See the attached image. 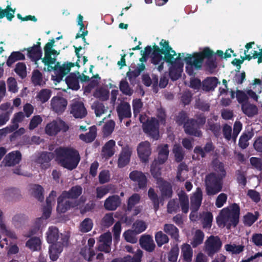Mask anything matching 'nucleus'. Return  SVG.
<instances>
[{"label": "nucleus", "mask_w": 262, "mask_h": 262, "mask_svg": "<svg viewBox=\"0 0 262 262\" xmlns=\"http://www.w3.org/2000/svg\"><path fill=\"white\" fill-rule=\"evenodd\" d=\"M54 154L57 163L70 170L76 168L80 160L78 151L73 147L60 146L55 149Z\"/></svg>", "instance_id": "obj_1"}, {"label": "nucleus", "mask_w": 262, "mask_h": 262, "mask_svg": "<svg viewBox=\"0 0 262 262\" xmlns=\"http://www.w3.org/2000/svg\"><path fill=\"white\" fill-rule=\"evenodd\" d=\"M240 207L236 203L232 204L230 208H223L216 217L219 226L225 227L230 229L231 226L235 227L239 223Z\"/></svg>", "instance_id": "obj_2"}, {"label": "nucleus", "mask_w": 262, "mask_h": 262, "mask_svg": "<svg viewBox=\"0 0 262 262\" xmlns=\"http://www.w3.org/2000/svg\"><path fill=\"white\" fill-rule=\"evenodd\" d=\"M205 59L206 61L203 65L204 71L209 74L214 73L217 67L216 57L214 51L209 47H205L202 51L196 52L194 64L196 68H202Z\"/></svg>", "instance_id": "obj_3"}, {"label": "nucleus", "mask_w": 262, "mask_h": 262, "mask_svg": "<svg viewBox=\"0 0 262 262\" xmlns=\"http://www.w3.org/2000/svg\"><path fill=\"white\" fill-rule=\"evenodd\" d=\"M225 177L211 172L206 176L205 184L206 193L208 195H214L222 191L223 179Z\"/></svg>", "instance_id": "obj_4"}, {"label": "nucleus", "mask_w": 262, "mask_h": 262, "mask_svg": "<svg viewBox=\"0 0 262 262\" xmlns=\"http://www.w3.org/2000/svg\"><path fill=\"white\" fill-rule=\"evenodd\" d=\"M180 204L174 199L170 200L167 204V209L169 213H176L178 211L181 206L182 211L184 213H188L189 211V199L187 194L182 191L179 194Z\"/></svg>", "instance_id": "obj_5"}, {"label": "nucleus", "mask_w": 262, "mask_h": 262, "mask_svg": "<svg viewBox=\"0 0 262 262\" xmlns=\"http://www.w3.org/2000/svg\"><path fill=\"white\" fill-rule=\"evenodd\" d=\"M143 132L149 137L158 140L159 139V122L155 117L148 118L142 125Z\"/></svg>", "instance_id": "obj_6"}, {"label": "nucleus", "mask_w": 262, "mask_h": 262, "mask_svg": "<svg viewBox=\"0 0 262 262\" xmlns=\"http://www.w3.org/2000/svg\"><path fill=\"white\" fill-rule=\"evenodd\" d=\"M69 236L66 234H60V241L50 246L49 253L50 258L52 261H56L59 254L62 251L63 247L68 244Z\"/></svg>", "instance_id": "obj_7"}, {"label": "nucleus", "mask_w": 262, "mask_h": 262, "mask_svg": "<svg viewBox=\"0 0 262 262\" xmlns=\"http://www.w3.org/2000/svg\"><path fill=\"white\" fill-rule=\"evenodd\" d=\"M222 245L219 236L211 235L205 242L206 251L209 256H212L221 248Z\"/></svg>", "instance_id": "obj_8"}, {"label": "nucleus", "mask_w": 262, "mask_h": 262, "mask_svg": "<svg viewBox=\"0 0 262 262\" xmlns=\"http://www.w3.org/2000/svg\"><path fill=\"white\" fill-rule=\"evenodd\" d=\"M185 133L190 136L195 137H202L203 133L200 127L194 121V119L190 118L187 120L186 123L183 126Z\"/></svg>", "instance_id": "obj_9"}, {"label": "nucleus", "mask_w": 262, "mask_h": 262, "mask_svg": "<svg viewBox=\"0 0 262 262\" xmlns=\"http://www.w3.org/2000/svg\"><path fill=\"white\" fill-rule=\"evenodd\" d=\"M162 54L164 55L163 50H160V48L155 43L153 46V51L150 55V61L151 63L154 65L159 64L158 67V70L159 72H161L164 68L163 65L165 60L162 56Z\"/></svg>", "instance_id": "obj_10"}, {"label": "nucleus", "mask_w": 262, "mask_h": 262, "mask_svg": "<svg viewBox=\"0 0 262 262\" xmlns=\"http://www.w3.org/2000/svg\"><path fill=\"white\" fill-rule=\"evenodd\" d=\"M67 198L63 196L61 193L57 199V211L59 213L67 212L71 208H74L78 205L76 201H70L67 200Z\"/></svg>", "instance_id": "obj_11"}, {"label": "nucleus", "mask_w": 262, "mask_h": 262, "mask_svg": "<svg viewBox=\"0 0 262 262\" xmlns=\"http://www.w3.org/2000/svg\"><path fill=\"white\" fill-rule=\"evenodd\" d=\"M65 127L64 131L68 129V126L63 121H53L48 124L46 126L45 131L47 134L49 136H55L59 133L62 127Z\"/></svg>", "instance_id": "obj_12"}, {"label": "nucleus", "mask_w": 262, "mask_h": 262, "mask_svg": "<svg viewBox=\"0 0 262 262\" xmlns=\"http://www.w3.org/2000/svg\"><path fill=\"white\" fill-rule=\"evenodd\" d=\"M139 157L142 162L148 161L149 157L151 154L150 144L148 141L141 142L137 147Z\"/></svg>", "instance_id": "obj_13"}, {"label": "nucleus", "mask_w": 262, "mask_h": 262, "mask_svg": "<svg viewBox=\"0 0 262 262\" xmlns=\"http://www.w3.org/2000/svg\"><path fill=\"white\" fill-rule=\"evenodd\" d=\"M67 101L62 97L54 96L51 101V108L57 114L62 113L67 105Z\"/></svg>", "instance_id": "obj_14"}, {"label": "nucleus", "mask_w": 262, "mask_h": 262, "mask_svg": "<svg viewBox=\"0 0 262 262\" xmlns=\"http://www.w3.org/2000/svg\"><path fill=\"white\" fill-rule=\"evenodd\" d=\"M129 179L136 182L140 189H144L147 186V179L145 174L141 171L133 170L129 173Z\"/></svg>", "instance_id": "obj_15"}, {"label": "nucleus", "mask_w": 262, "mask_h": 262, "mask_svg": "<svg viewBox=\"0 0 262 262\" xmlns=\"http://www.w3.org/2000/svg\"><path fill=\"white\" fill-rule=\"evenodd\" d=\"M203 199V193L200 188H196V191L190 196V209L193 211H197L200 208Z\"/></svg>", "instance_id": "obj_16"}, {"label": "nucleus", "mask_w": 262, "mask_h": 262, "mask_svg": "<svg viewBox=\"0 0 262 262\" xmlns=\"http://www.w3.org/2000/svg\"><path fill=\"white\" fill-rule=\"evenodd\" d=\"M53 155L50 152H42L37 157L36 163L40 164L41 169L46 170L51 166L50 162L53 158Z\"/></svg>", "instance_id": "obj_17"}, {"label": "nucleus", "mask_w": 262, "mask_h": 262, "mask_svg": "<svg viewBox=\"0 0 262 262\" xmlns=\"http://www.w3.org/2000/svg\"><path fill=\"white\" fill-rule=\"evenodd\" d=\"M121 200L118 195H113L108 196L105 201L104 207L108 211H114L120 206Z\"/></svg>", "instance_id": "obj_18"}, {"label": "nucleus", "mask_w": 262, "mask_h": 262, "mask_svg": "<svg viewBox=\"0 0 262 262\" xmlns=\"http://www.w3.org/2000/svg\"><path fill=\"white\" fill-rule=\"evenodd\" d=\"M176 55L175 51L171 50L170 51L166 52L164 54V60L165 62L170 63L172 65H176L179 68H182L183 67V63L181 61V53H179L178 56L176 58H174V56Z\"/></svg>", "instance_id": "obj_19"}, {"label": "nucleus", "mask_w": 262, "mask_h": 262, "mask_svg": "<svg viewBox=\"0 0 262 262\" xmlns=\"http://www.w3.org/2000/svg\"><path fill=\"white\" fill-rule=\"evenodd\" d=\"M71 113L76 118H82L87 114V111L82 102H77L72 104Z\"/></svg>", "instance_id": "obj_20"}, {"label": "nucleus", "mask_w": 262, "mask_h": 262, "mask_svg": "<svg viewBox=\"0 0 262 262\" xmlns=\"http://www.w3.org/2000/svg\"><path fill=\"white\" fill-rule=\"evenodd\" d=\"M141 247L148 252H152L156 247L152 237L149 235H143L139 239Z\"/></svg>", "instance_id": "obj_21"}, {"label": "nucleus", "mask_w": 262, "mask_h": 262, "mask_svg": "<svg viewBox=\"0 0 262 262\" xmlns=\"http://www.w3.org/2000/svg\"><path fill=\"white\" fill-rule=\"evenodd\" d=\"M187 57L184 58V60L186 63V72L189 76H192L195 74L193 69L199 70L201 69H198L194 66V61L196 59V52L193 53L192 54H187Z\"/></svg>", "instance_id": "obj_22"}, {"label": "nucleus", "mask_w": 262, "mask_h": 262, "mask_svg": "<svg viewBox=\"0 0 262 262\" xmlns=\"http://www.w3.org/2000/svg\"><path fill=\"white\" fill-rule=\"evenodd\" d=\"M115 145L116 142L114 140H110L106 142L102 148V157L105 159L111 158L115 154Z\"/></svg>", "instance_id": "obj_23"}, {"label": "nucleus", "mask_w": 262, "mask_h": 262, "mask_svg": "<svg viewBox=\"0 0 262 262\" xmlns=\"http://www.w3.org/2000/svg\"><path fill=\"white\" fill-rule=\"evenodd\" d=\"M6 165L13 166L18 164L21 160V154L18 150L13 151L9 153L5 157Z\"/></svg>", "instance_id": "obj_24"}, {"label": "nucleus", "mask_w": 262, "mask_h": 262, "mask_svg": "<svg viewBox=\"0 0 262 262\" xmlns=\"http://www.w3.org/2000/svg\"><path fill=\"white\" fill-rule=\"evenodd\" d=\"M74 66L75 63L73 62H68L67 64L63 63L55 73L56 76L54 80L57 82H60L62 80L63 77L70 71L71 68Z\"/></svg>", "instance_id": "obj_25"}, {"label": "nucleus", "mask_w": 262, "mask_h": 262, "mask_svg": "<svg viewBox=\"0 0 262 262\" xmlns=\"http://www.w3.org/2000/svg\"><path fill=\"white\" fill-rule=\"evenodd\" d=\"M159 189L161 193V199H169L172 195V187L171 184L167 181L162 182L159 186Z\"/></svg>", "instance_id": "obj_26"}, {"label": "nucleus", "mask_w": 262, "mask_h": 262, "mask_svg": "<svg viewBox=\"0 0 262 262\" xmlns=\"http://www.w3.org/2000/svg\"><path fill=\"white\" fill-rule=\"evenodd\" d=\"M142 255V251L140 249H137V252L133 257L127 255L123 258H115L111 262H141Z\"/></svg>", "instance_id": "obj_27"}, {"label": "nucleus", "mask_w": 262, "mask_h": 262, "mask_svg": "<svg viewBox=\"0 0 262 262\" xmlns=\"http://www.w3.org/2000/svg\"><path fill=\"white\" fill-rule=\"evenodd\" d=\"M47 241L48 243L54 244L60 241L58 229L54 226L50 227L47 232Z\"/></svg>", "instance_id": "obj_28"}, {"label": "nucleus", "mask_w": 262, "mask_h": 262, "mask_svg": "<svg viewBox=\"0 0 262 262\" xmlns=\"http://www.w3.org/2000/svg\"><path fill=\"white\" fill-rule=\"evenodd\" d=\"M163 231L170 236L176 242L179 241V230L178 228L172 224H165L163 226Z\"/></svg>", "instance_id": "obj_29"}, {"label": "nucleus", "mask_w": 262, "mask_h": 262, "mask_svg": "<svg viewBox=\"0 0 262 262\" xmlns=\"http://www.w3.org/2000/svg\"><path fill=\"white\" fill-rule=\"evenodd\" d=\"M118 116L120 119L130 118L132 116L130 105L127 102H124L117 107Z\"/></svg>", "instance_id": "obj_30"}, {"label": "nucleus", "mask_w": 262, "mask_h": 262, "mask_svg": "<svg viewBox=\"0 0 262 262\" xmlns=\"http://www.w3.org/2000/svg\"><path fill=\"white\" fill-rule=\"evenodd\" d=\"M158 157L157 160L155 161L163 164L167 160L169 155L168 145L167 144L161 145L158 146Z\"/></svg>", "instance_id": "obj_31"}, {"label": "nucleus", "mask_w": 262, "mask_h": 262, "mask_svg": "<svg viewBox=\"0 0 262 262\" xmlns=\"http://www.w3.org/2000/svg\"><path fill=\"white\" fill-rule=\"evenodd\" d=\"M242 112L248 117L252 118L258 114V108L256 105L247 102L242 104L241 106Z\"/></svg>", "instance_id": "obj_32"}, {"label": "nucleus", "mask_w": 262, "mask_h": 262, "mask_svg": "<svg viewBox=\"0 0 262 262\" xmlns=\"http://www.w3.org/2000/svg\"><path fill=\"white\" fill-rule=\"evenodd\" d=\"M66 82L69 89L77 91L80 88L78 77L75 73H71L66 78Z\"/></svg>", "instance_id": "obj_33"}, {"label": "nucleus", "mask_w": 262, "mask_h": 262, "mask_svg": "<svg viewBox=\"0 0 262 262\" xmlns=\"http://www.w3.org/2000/svg\"><path fill=\"white\" fill-rule=\"evenodd\" d=\"M82 192V188L80 185L73 186L69 191H63L62 192L63 196L67 199H76Z\"/></svg>", "instance_id": "obj_34"}, {"label": "nucleus", "mask_w": 262, "mask_h": 262, "mask_svg": "<svg viewBox=\"0 0 262 262\" xmlns=\"http://www.w3.org/2000/svg\"><path fill=\"white\" fill-rule=\"evenodd\" d=\"M254 135V133L252 129L250 130L245 131L239 138V146L242 149L246 148L249 145L248 141L253 137Z\"/></svg>", "instance_id": "obj_35"}, {"label": "nucleus", "mask_w": 262, "mask_h": 262, "mask_svg": "<svg viewBox=\"0 0 262 262\" xmlns=\"http://www.w3.org/2000/svg\"><path fill=\"white\" fill-rule=\"evenodd\" d=\"M27 50L28 57L31 59L32 61L36 62L41 59L42 56L41 49H36L33 46L28 48L27 49H24L22 51Z\"/></svg>", "instance_id": "obj_36"}, {"label": "nucleus", "mask_w": 262, "mask_h": 262, "mask_svg": "<svg viewBox=\"0 0 262 262\" xmlns=\"http://www.w3.org/2000/svg\"><path fill=\"white\" fill-rule=\"evenodd\" d=\"M131 152L128 149L123 150L120 154L118 160V166L119 168H123L127 165L130 161Z\"/></svg>", "instance_id": "obj_37"}, {"label": "nucleus", "mask_w": 262, "mask_h": 262, "mask_svg": "<svg viewBox=\"0 0 262 262\" xmlns=\"http://www.w3.org/2000/svg\"><path fill=\"white\" fill-rule=\"evenodd\" d=\"M97 136V130L95 126H92L90 128L88 133L84 134H81L79 135V139L85 143H91L95 140Z\"/></svg>", "instance_id": "obj_38"}, {"label": "nucleus", "mask_w": 262, "mask_h": 262, "mask_svg": "<svg viewBox=\"0 0 262 262\" xmlns=\"http://www.w3.org/2000/svg\"><path fill=\"white\" fill-rule=\"evenodd\" d=\"M212 167L215 171L217 174L223 176L224 177L226 176V171L225 169L224 164L221 162L218 159L215 158L213 159L211 162Z\"/></svg>", "instance_id": "obj_39"}, {"label": "nucleus", "mask_w": 262, "mask_h": 262, "mask_svg": "<svg viewBox=\"0 0 262 262\" xmlns=\"http://www.w3.org/2000/svg\"><path fill=\"white\" fill-rule=\"evenodd\" d=\"M218 82V79L215 77L207 78L203 82V89L206 91H213L216 87Z\"/></svg>", "instance_id": "obj_40"}, {"label": "nucleus", "mask_w": 262, "mask_h": 262, "mask_svg": "<svg viewBox=\"0 0 262 262\" xmlns=\"http://www.w3.org/2000/svg\"><path fill=\"white\" fill-rule=\"evenodd\" d=\"M181 254L185 261L191 262L192 261L193 251L190 245L184 244L182 246Z\"/></svg>", "instance_id": "obj_41"}, {"label": "nucleus", "mask_w": 262, "mask_h": 262, "mask_svg": "<svg viewBox=\"0 0 262 262\" xmlns=\"http://www.w3.org/2000/svg\"><path fill=\"white\" fill-rule=\"evenodd\" d=\"M25 59V56L20 51H13L9 56L6 64L8 67H11L14 63L18 60H24Z\"/></svg>", "instance_id": "obj_42"}, {"label": "nucleus", "mask_w": 262, "mask_h": 262, "mask_svg": "<svg viewBox=\"0 0 262 262\" xmlns=\"http://www.w3.org/2000/svg\"><path fill=\"white\" fill-rule=\"evenodd\" d=\"M259 214L255 211L254 214L251 212H247L243 217V223L248 227L251 226L258 219Z\"/></svg>", "instance_id": "obj_43"}, {"label": "nucleus", "mask_w": 262, "mask_h": 262, "mask_svg": "<svg viewBox=\"0 0 262 262\" xmlns=\"http://www.w3.org/2000/svg\"><path fill=\"white\" fill-rule=\"evenodd\" d=\"M24 117L25 116L24 113L21 112L15 113L12 120L13 124L8 126V132L12 133L18 127V123L21 122L23 120Z\"/></svg>", "instance_id": "obj_44"}, {"label": "nucleus", "mask_w": 262, "mask_h": 262, "mask_svg": "<svg viewBox=\"0 0 262 262\" xmlns=\"http://www.w3.org/2000/svg\"><path fill=\"white\" fill-rule=\"evenodd\" d=\"M206 128L210 130L213 135L218 138L221 135V125L219 123H214L211 120L208 119L207 122Z\"/></svg>", "instance_id": "obj_45"}, {"label": "nucleus", "mask_w": 262, "mask_h": 262, "mask_svg": "<svg viewBox=\"0 0 262 262\" xmlns=\"http://www.w3.org/2000/svg\"><path fill=\"white\" fill-rule=\"evenodd\" d=\"M26 246L32 251H37L40 249V239L37 237H32L26 242Z\"/></svg>", "instance_id": "obj_46"}, {"label": "nucleus", "mask_w": 262, "mask_h": 262, "mask_svg": "<svg viewBox=\"0 0 262 262\" xmlns=\"http://www.w3.org/2000/svg\"><path fill=\"white\" fill-rule=\"evenodd\" d=\"M31 81L35 86H43L45 84V82L42 80V74L38 70H35L33 71Z\"/></svg>", "instance_id": "obj_47"}, {"label": "nucleus", "mask_w": 262, "mask_h": 262, "mask_svg": "<svg viewBox=\"0 0 262 262\" xmlns=\"http://www.w3.org/2000/svg\"><path fill=\"white\" fill-rule=\"evenodd\" d=\"M32 195L39 201L42 202L44 200L43 195V189L42 187L38 184H34L32 188Z\"/></svg>", "instance_id": "obj_48"}, {"label": "nucleus", "mask_w": 262, "mask_h": 262, "mask_svg": "<svg viewBox=\"0 0 262 262\" xmlns=\"http://www.w3.org/2000/svg\"><path fill=\"white\" fill-rule=\"evenodd\" d=\"M93 95L96 98L104 101L108 99L110 93L107 90L101 88L96 90Z\"/></svg>", "instance_id": "obj_49"}, {"label": "nucleus", "mask_w": 262, "mask_h": 262, "mask_svg": "<svg viewBox=\"0 0 262 262\" xmlns=\"http://www.w3.org/2000/svg\"><path fill=\"white\" fill-rule=\"evenodd\" d=\"M244 245H236L235 244H226L225 245V250L232 254H238L244 250Z\"/></svg>", "instance_id": "obj_50"}, {"label": "nucleus", "mask_w": 262, "mask_h": 262, "mask_svg": "<svg viewBox=\"0 0 262 262\" xmlns=\"http://www.w3.org/2000/svg\"><path fill=\"white\" fill-rule=\"evenodd\" d=\"M204 234L201 230H196L193 239L191 242V245L193 248H196L201 245L204 240Z\"/></svg>", "instance_id": "obj_51"}, {"label": "nucleus", "mask_w": 262, "mask_h": 262, "mask_svg": "<svg viewBox=\"0 0 262 262\" xmlns=\"http://www.w3.org/2000/svg\"><path fill=\"white\" fill-rule=\"evenodd\" d=\"M148 196L152 201L153 207L155 211H157L159 208V198L155 192L154 189L150 188L148 191Z\"/></svg>", "instance_id": "obj_52"}, {"label": "nucleus", "mask_w": 262, "mask_h": 262, "mask_svg": "<svg viewBox=\"0 0 262 262\" xmlns=\"http://www.w3.org/2000/svg\"><path fill=\"white\" fill-rule=\"evenodd\" d=\"M140 195L138 193H134L128 199L127 202V210L130 211L134 206L140 202Z\"/></svg>", "instance_id": "obj_53"}, {"label": "nucleus", "mask_w": 262, "mask_h": 262, "mask_svg": "<svg viewBox=\"0 0 262 262\" xmlns=\"http://www.w3.org/2000/svg\"><path fill=\"white\" fill-rule=\"evenodd\" d=\"M145 69V66L144 63L138 64V66L132 71L127 72L126 75L130 81L133 78H135L138 77L141 73Z\"/></svg>", "instance_id": "obj_54"}, {"label": "nucleus", "mask_w": 262, "mask_h": 262, "mask_svg": "<svg viewBox=\"0 0 262 262\" xmlns=\"http://www.w3.org/2000/svg\"><path fill=\"white\" fill-rule=\"evenodd\" d=\"M169 240L168 236L161 231H159L155 234V241L159 247L165 244L168 243Z\"/></svg>", "instance_id": "obj_55"}, {"label": "nucleus", "mask_w": 262, "mask_h": 262, "mask_svg": "<svg viewBox=\"0 0 262 262\" xmlns=\"http://www.w3.org/2000/svg\"><path fill=\"white\" fill-rule=\"evenodd\" d=\"M51 96V91L49 89H42L38 93L36 98L42 103H44L48 101Z\"/></svg>", "instance_id": "obj_56"}, {"label": "nucleus", "mask_w": 262, "mask_h": 262, "mask_svg": "<svg viewBox=\"0 0 262 262\" xmlns=\"http://www.w3.org/2000/svg\"><path fill=\"white\" fill-rule=\"evenodd\" d=\"M93 227V222L90 218H85L80 225V230L83 233L90 231Z\"/></svg>", "instance_id": "obj_57"}, {"label": "nucleus", "mask_w": 262, "mask_h": 262, "mask_svg": "<svg viewBox=\"0 0 262 262\" xmlns=\"http://www.w3.org/2000/svg\"><path fill=\"white\" fill-rule=\"evenodd\" d=\"M160 165L161 164H159L158 162L154 161L150 166L151 174L156 179H159L161 175V168Z\"/></svg>", "instance_id": "obj_58"}, {"label": "nucleus", "mask_w": 262, "mask_h": 262, "mask_svg": "<svg viewBox=\"0 0 262 262\" xmlns=\"http://www.w3.org/2000/svg\"><path fill=\"white\" fill-rule=\"evenodd\" d=\"M119 89L120 91L125 95L131 96L133 93V90L130 88L128 82L126 80L120 81Z\"/></svg>", "instance_id": "obj_59"}, {"label": "nucleus", "mask_w": 262, "mask_h": 262, "mask_svg": "<svg viewBox=\"0 0 262 262\" xmlns=\"http://www.w3.org/2000/svg\"><path fill=\"white\" fill-rule=\"evenodd\" d=\"M115 125V122L113 120H109L106 122L102 128L104 136L107 137L110 136L113 132Z\"/></svg>", "instance_id": "obj_60"}, {"label": "nucleus", "mask_w": 262, "mask_h": 262, "mask_svg": "<svg viewBox=\"0 0 262 262\" xmlns=\"http://www.w3.org/2000/svg\"><path fill=\"white\" fill-rule=\"evenodd\" d=\"M136 234L134 230H128L123 233V236L126 242L135 244L137 242Z\"/></svg>", "instance_id": "obj_61"}, {"label": "nucleus", "mask_w": 262, "mask_h": 262, "mask_svg": "<svg viewBox=\"0 0 262 262\" xmlns=\"http://www.w3.org/2000/svg\"><path fill=\"white\" fill-rule=\"evenodd\" d=\"M134 230L137 234L141 233L144 231L146 228L145 223L141 220H137L133 225Z\"/></svg>", "instance_id": "obj_62"}, {"label": "nucleus", "mask_w": 262, "mask_h": 262, "mask_svg": "<svg viewBox=\"0 0 262 262\" xmlns=\"http://www.w3.org/2000/svg\"><path fill=\"white\" fill-rule=\"evenodd\" d=\"M92 108L94 110L97 117H100L106 111L103 103L99 101H95L92 105Z\"/></svg>", "instance_id": "obj_63"}, {"label": "nucleus", "mask_w": 262, "mask_h": 262, "mask_svg": "<svg viewBox=\"0 0 262 262\" xmlns=\"http://www.w3.org/2000/svg\"><path fill=\"white\" fill-rule=\"evenodd\" d=\"M179 254V248L177 245L172 247L168 253V259L170 262H177Z\"/></svg>", "instance_id": "obj_64"}]
</instances>
